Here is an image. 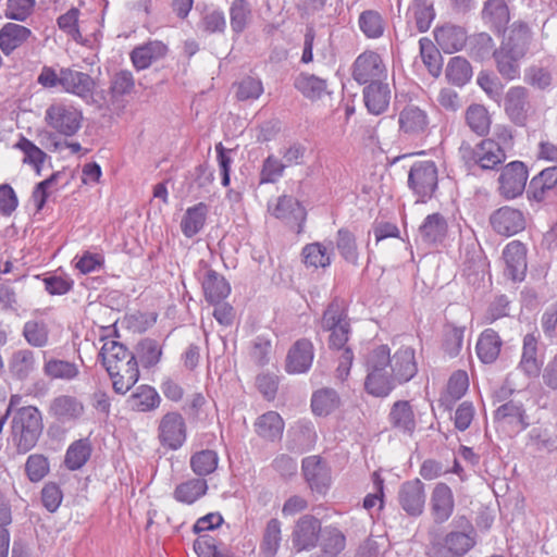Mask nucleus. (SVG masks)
Returning <instances> with one entry per match:
<instances>
[{
    "label": "nucleus",
    "instance_id": "obj_25",
    "mask_svg": "<svg viewBox=\"0 0 557 557\" xmlns=\"http://www.w3.org/2000/svg\"><path fill=\"white\" fill-rule=\"evenodd\" d=\"M434 37L437 46L445 53H454L460 51L467 42L468 35L463 27L445 24L434 29Z\"/></svg>",
    "mask_w": 557,
    "mask_h": 557
},
{
    "label": "nucleus",
    "instance_id": "obj_50",
    "mask_svg": "<svg viewBox=\"0 0 557 557\" xmlns=\"http://www.w3.org/2000/svg\"><path fill=\"white\" fill-rule=\"evenodd\" d=\"M22 335L26 343L34 348H44L49 344V327L45 321H26Z\"/></svg>",
    "mask_w": 557,
    "mask_h": 557
},
{
    "label": "nucleus",
    "instance_id": "obj_20",
    "mask_svg": "<svg viewBox=\"0 0 557 557\" xmlns=\"http://www.w3.org/2000/svg\"><path fill=\"white\" fill-rule=\"evenodd\" d=\"M61 87L69 94L89 100L94 95L95 82L87 73L63 67L61 69Z\"/></svg>",
    "mask_w": 557,
    "mask_h": 557
},
{
    "label": "nucleus",
    "instance_id": "obj_6",
    "mask_svg": "<svg viewBox=\"0 0 557 557\" xmlns=\"http://www.w3.org/2000/svg\"><path fill=\"white\" fill-rule=\"evenodd\" d=\"M408 187L418 202L431 200L438 188V169L433 160H420L412 163L408 173Z\"/></svg>",
    "mask_w": 557,
    "mask_h": 557
},
{
    "label": "nucleus",
    "instance_id": "obj_56",
    "mask_svg": "<svg viewBox=\"0 0 557 557\" xmlns=\"http://www.w3.org/2000/svg\"><path fill=\"white\" fill-rule=\"evenodd\" d=\"M282 541L281 522L276 518L268 521L263 539L261 543V550L265 557H274L277 553Z\"/></svg>",
    "mask_w": 557,
    "mask_h": 557
},
{
    "label": "nucleus",
    "instance_id": "obj_47",
    "mask_svg": "<svg viewBox=\"0 0 557 557\" xmlns=\"http://www.w3.org/2000/svg\"><path fill=\"white\" fill-rule=\"evenodd\" d=\"M419 48L420 57L429 73L433 77H438L443 69V58L438 48L428 37L420 38Z\"/></svg>",
    "mask_w": 557,
    "mask_h": 557
},
{
    "label": "nucleus",
    "instance_id": "obj_49",
    "mask_svg": "<svg viewBox=\"0 0 557 557\" xmlns=\"http://www.w3.org/2000/svg\"><path fill=\"white\" fill-rule=\"evenodd\" d=\"M349 324L345 301L339 298H334L323 312L321 319L322 330H332Z\"/></svg>",
    "mask_w": 557,
    "mask_h": 557
},
{
    "label": "nucleus",
    "instance_id": "obj_31",
    "mask_svg": "<svg viewBox=\"0 0 557 557\" xmlns=\"http://www.w3.org/2000/svg\"><path fill=\"white\" fill-rule=\"evenodd\" d=\"M49 412L58 421L65 423L77 420L84 412V405L74 396L60 395L51 401Z\"/></svg>",
    "mask_w": 557,
    "mask_h": 557
},
{
    "label": "nucleus",
    "instance_id": "obj_10",
    "mask_svg": "<svg viewBox=\"0 0 557 557\" xmlns=\"http://www.w3.org/2000/svg\"><path fill=\"white\" fill-rule=\"evenodd\" d=\"M351 75L358 84L366 85L385 79L387 70L381 55L375 51L368 50L356 58Z\"/></svg>",
    "mask_w": 557,
    "mask_h": 557
},
{
    "label": "nucleus",
    "instance_id": "obj_37",
    "mask_svg": "<svg viewBox=\"0 0 557 557\" xmlns=\"http://www.w3.org/2000/svg\"><path fill=\"white\" fill-rule=\"evenodd\" d=\"M502 346L503 341L498 333L493 329H486L480 334L476 342V355L483 363H493L498 358Z\"/></svg>",
    "mask_w": 557,
    "mask_h": 557
},
{
    "label": "nucleus",
    "instance_id": "obj_3",
    "mask_svg": "<svg viewBox=\"0 0 557 557\" xmlns=\"http://www.w3.org/2000/svg\"><path fill=\"white\" fill-rule=\"evenodd\" d=\"M531 42V32L525 24H513L498 49L493 51L496 69L507 81L520 77V61L525 57Z\"/></svg>",
    "mask_w": 557,
    "mask_h": 557
},
{
    "label": "nucleus",
    "instance_id": "obj_11",
    "mask_svg": "<svg viewBox=\"0 0 557 557\" xmlns=\"http://www.w3.org/2000/svg\"><path fill=\"white\" fill-rule=\"evenodd\" d=\"M488 223L497 235L510 237L525 228L527 220L520 209L503 206L491 213Z\"/></svg>",
    "mask_w": 557,
    "mask_h": 557
},
{
    "label": "nucleus",
    "instance_id": "obj_32",
    "mask_svg": "<svg viewBox=\"0 0 557 557\" xmlns=\"http://www.w3.org/2000/svg\"><path fill=\"white\" fill-rule=\"evenodd\" d=\"M44 355V366L42 372L44 375L50 380H61V381H73L76 380L79 375V367L75 362L47 357V351L42 352Z\"/></svg>",
    "mask_w": 557,
    "mask_h": 557
},
{
    "label": "nucleus",
    "instance_id": "obj_35",
    "mask_svg": "<svg viewBox=\"0 0 557 557\" xmlns=\"http://www.w3.org/2000/svg\"><path fill=\"white\" fill-rule=\"evenodd\" d=\"M166 46L161 41H149L143 46L136 47L131 52V60L134 67L138 71L148 69L154 61L164 57Z\"/></svg>",
    "mask_w": 557,
    "mask_h": 557
},
{
    "label": "nucleus",
    "instance_id": "obj_54",
    "mask_svg": "<svg viewBox=\"0 0 557 557\" xmlns=\"http://www.w3.org/2000/svg\"><path fill=\"white\" fill-rule=\"evenodd\" d=\"M336 248L342 258L354 265H358L359 251L355 235L347 228H341L336 234Z\"/></svg>",
    "mask_w": 557,
    "mask_h": 557
},
{
    "label": "nucleus",
    "instance_id": "obj_60",
    "mask_svg": "<svg viewBox=\"0 0 557 557\" xmlns=\"http://www.w3.org/2000/svg\"><path fill=\"white\" fill-rule=\"evenodd\" d=\"M286 164L274 154L268 156L263 162L259 174V184H274L283 177Z\"/></svg>",
    "mask_w": 557,
    "mask_h": 557
},
{
    "label": "nucleus",
    "instance_id": "obj_21",
    "mask_svg": "<svg viewBox=\"0 0 557 557\" xmlns=\"http://www.w3.org/2000/svg\"><path fill=\"white\" fill-rule=\"evenodd\" d=\"M317 432L311 422L298 421L287 432L286 448L295 454H304L313 448Z\"/></svg>",
    "mask_w": 557,
    "mask_h": 557
},
{
    "label": "nucleus",
    "instance_id": "obj_51",
    "mask_svg": "<svg viewBox=\"0 0 557 557\" xmlns=\"http://www.w3.org/2000/svg\"><path fill=\"white\" fill-rule=\"evenodd\" d=\"M91 455V446L88 440H78L73 442L65 454L64 465L69 470L81 469Z\"/></svg>",
    "mask_w": 557,
    "mask_h": 557
},
{
    "label": "nucleus",
    "instance_id": "obj_17",
    "mask_svg": "<svg viewBox=\"0 0 557 557\" xmlns=\"http://www.w3.org/2000/svg\"><path fill=\"white\" fill-rule=\"evenodd\" d=\"M301 470L305 480L313 492L323 494L330 486L331 474L326 463L319 456L302 459Z\"/></svg>",
    "mask_w": 557,
    "mask_h": 557
},
{
    "label": "nucleus",
    "instance_id": "obj_16",
    "mask_svg": "<svg viewBox=\"0 0 557 557\" xmlns=\"http://www.w3.org/2000/svg\"><path fill=\"white\" fill-rule=\"evenodd\" d=\"M398 504L409 516L418 517L425 505L424 484L419 479L404 482L398 491Z\"/></svg>",
    "mask_w": 557,
    "mask_h": 557
},
{
    "label": "nucleus",
    "instance_id": "obj_39",
    "mask_svg": "<svg viewBox=\"0 0 557 557\" xmlns=\"http://www.w3.org/2000/svg\"><path fill=\"white\" fill-rule=\"evenodd\" d=\"M208 482L202 478H191L186 480L173 491V498L185 505H193L208 492Z\"/></svg>",
    "mask_w": 557,
    "mask_h": 557
},
{
    "label": "nucleus",
    "instance_id": "obj_30",
    "mask_svg": "<svg viewBox=\"0 0 557 557\" xmlns=\"http://www.w3.org/2000/svg\"><path fill=\"white\" fill-rule=\"evenodd\" d=\"M448 232L446 219L438 212L425 216L419 227V237L424 244L437 245L445 240Z\"/></svg>",
    "mask_w": 557,
    "mask_h": 557
},
{
    "label": "nucleus",
    "instance_id": "obj_64",
    "mask_svg": "<svg viewBox=\"0 0 557 557\" xmlns=\"http://www.w3.org/2000/svg\"><path fill=\"white\" fill-rule=\"evenodd\" d=\"M49 470L50 468L47 457L41 454H33L28 456L25 463V471L29 481H41L49 473Z\"/></svg>",
    "mask_w": 557,
    "mask_h": 557
},
{
    "label": "nucleus",
    "instance_id": "obj_38",
    "mask_svg": "<svg viewBox=\"0 0 557 557\" xmlns=\"http://www.w3.org/2000/svg\"><path fill=\"white\" fill-rule=\"evenodd\" d=\"M209 213V206L205 202H198L187 208L182 221L181 231L187 238L196 236L205 226Z\"/></svg>",
    "mask_w": 557,
    "mask_h": 557
},
{
    "label": "nucleus",
    "instance_id": "obj_7",
    "mask_svg": "<svg viewBox=\"0 0 557 557\" xmlns=\"http://www.w3.org/2000/svg\"><path fill=\"white\" fill-rule=\"evenodd\" d=\"M45 122L59 135L72 137L82 127L83 113L71 104L52 103L45 112Z\"/></svg>",
    "mask_w": 557,
    "mask_h": 557
},
{
    "label": "nucleus",
    "instance_id": "obj_12",
    "mask_svg": "<svg viewBox=\"0 0 557 557\" xmlns=\"http://www.w3.org/2000/svg\"><path fill=\"white\" fill-rule=\"evenodd\" d=\"M322 529L321 521L313 515L301 516L292 532L294 547L298 552L313 549L320 541Z\"/></svg>",
    "mask_w": 557,
    "mask_h": 557
},
{
    "label": "nucleus",
    "instance_id": "obj_28",
    "mask_svg": "<svg viewBox=\"0 0 557 557\" xmlns=\"http://www.w3.org/2000/svg\"><path fill=\"white\" fill-rule=\"evenodd\" d=\"M363 100L368 111L380 115L386 111L391 101V89L387 83L372 82L363 89Z\"/></svg>",
    "mask_w": 557,
    "mask_h": 557
},
{
    "label": "nucleus",
    "instance_id": "obj_59",
    "mask_svg": "<svg viewBox=\"0 0 557 557\" xmlns=\"http://www.w3.org/2000/svg\"><path fill=\"white\" fill-rule=\"evenodd\" d=\"M443 543L459 557H465L475 546L476 535L450 531L444 536Z\"/></svg>",
    "mask_w": 557,
    "mask_h": 557
},
{
    "label": "nucleus",
    "instance_id": "obj_5",
    "mask_svg": "<svg viewBox=\"0 0 557 557\" xmlns=\"http://www.w3.org/2000/svg\"><path fill=\"white\" fill-rule=\"evenodd\" d=\"M459 153L468 169L478 166L483 171L498 170L507 158L505 149L493 138L482 139L473 147L462 143Z\"/></svg>",
    "mask_w": 557,
    "mask_h": 557
},
{
    "label": "nucleus",
    "instance_id": "obj_46",
    "mask_svg": "<svg viewBox=\"0 0 557 557\" xmlns=\"http://www.w3.org/2000/svg\"><path fill=\"white\" fill-rule=\"evenodd\" d=\"M228 12L232 32L236 35H240L251 22V4L248 0H233Z\"/></svg>",
    "mask_w": 557,
    "mask_h": 557
},
{
    "label": "nucleus",
    "instance_id": "obj_61",
    "mask_svg": "<svg viewBox=\"0 0 557 557\" xmlns=\"http://www.w3.org/2000/svg\"><path fill=\"white\" fill-rule=\"evenodd\" d=\"M135 88V79L131 71L121 70L110 81V95L112 99H120L129 95Z\"/></svg>",
    "mask_w": 557,
    "mask_h": 557
},
{
    "label": "nucleus",
    "instance_id": "obj_63",
    "mask_svg": "<svg viewBox=\"0 0 557 557\" xmlns=\"http://www.w3.org/2000/svg\"><path fill=\"white\" fill-rule=\"evenodd\" d=\"M137 356L145 368H151L160 361L162 349L156 339L144 338L137 345Z\"/></svg>",
    "mask_w": 557,
    "mask_h": 557
},
{
    "label": "nucleus",
    "instance_id": "obj_36",
    "mask_svg": "<svg viewBox=\"0 0 557 557\" xmlns=\"http://www.w3.org/2000/svg\"><path fill=\"white\" fill-rule=\"evenodd\" d=\"M253 425L256 433L261 438L275 442L281 440L285 423L276 411H268L258 417Z\"/></svg>",
    "mask_w": 557,
    "mask_h": 557
},
{
    "label": "nucleus",
    "instance_id": "obj_26",
    "mask_svg": "<svg viewBox=\"0 0 557 557\" xmlns=\"http://www.w3.org/2000/svg\"><path fill=\"white\" fill-rule=\"evenodd\" d=\"M206 300L211 305H219L231 293V285L223 275L212 269L205 271L201 280Z\"/></svg>",
    "mask_w": 557,
    "mask_h": 557
},
{
    "label": "nucleus",
    "instance_id": "obj_57",
    "mask_svg": "<svg viewBox=\"0 0 557 557\" xmlns=\"http://www.w3.org/2000/svg\"><path fill=\"white\" fill-rule=\"evenodd\" d=\"M198 27L201 32L212 34H224L226 29V18L221 9H206L199 21Z\"/></svg>",
    "mask_w": 557,
    "mask_h": 557
},
{
    "label": "nucleus",
    "instance_id": "obj_33",
    "mask_svg": "<svg viewBox=\"0 0 557 557\" xmlns=\"http://www.w3.org/2000/svg\"><path fill=\"white\" fill-rule=\"evenodd\" d=\"M126 403L133 411L151 412L159 408L161 397L154 387L141 384L129 395Z\"/></svg>",
    "mask_w": 557,
    "mask_h": 557
},
{
    "label": "nucleus",
    "instance_id": "obj_42",
    "mask_svg": "<svg viewBox=\"0 0 557 557\" xmlns=\"http://www.w3.org/2000/svg\"><path fill=\"white\" fill-rule=\"evenodd\" d=\"M294 87L310 100L321 99L327 94L326 79L308 73H300L294 81Z\"/></svg>",
    "mask_w": 557,
    "mask_h": 557
},
{
    "label": "nucleus",
    "instance_id": "obj_52",
    "mask_svg": "<svg viewBox=\"0 0 557 557\" xmlns=\"http://www.w3.org/2000/svg\"><path fill=\"white\" fill-rule=\"evenodd\" d=\"M445 76L453 85L463 86L472 77L471 64L462 57H453L446 66Z\"/></svg>",
    "mask_w": 557,
    "mask_h": 557
},
{
    "label": "nucleus",
    "instance_id": "obj_45",
    "mask_svg": "<svg viewBox=\"0 0 557 557\" xmlns=\"http://www.w3.org/2000/svg\"><path fill=\"white\" fill-rule=\"evenodd\" d=\"M320 546L323 553L330 556H337L346 547V536L338 527L325 525L320 536Z\"/></svg>",
    "mask_w": 557,
    "mask_h": 557
},
{
    "label": "nucleus",
    "instance_id": "obj_15",
    "mask_svg": "<svg viewBox=\"0 0 557 557\" xmlns=\"http://www.w3.org/2000/svg\"><path fill=\"white\" fill-rule=\"evenodd\" d=\"M557 193V166H548L533 176L527 189L530 201L544 202Z\"/></svg>",
    "mask_w": 557,
    "mask_h": 557
},
{
    "label": "nucleus",
    "instance_id": "obj_8",
    "mask_svg": "<svg viewBox=\"0 0 557 557\" xmlns=\"http://www.w3.org/2000/svg\"><path fill=\"white\" fill-rule=\"evenodd\" d=\"M186 438V422L178 411H170L161 417L158 424V440L161 446L177 450L185 444Z\"/></svg>",
    "mask_w": 557,
    "mask_h": 557
},
{
    "label": "nucleus",
    "instance_id": "obj_44",
    "mask_svg": "<svg viewBox=\"0 0 557 557\" xmlns=\"http://www.w3.org/2000/svg\"><path fill=\"white\" fill-rule=\"evenodd\" d=\"M302 261L307 268L325 269L332 263V249L321 243H310L301 250Z\"/></svg>",
    "mask_w": 557,
    "mask_h": 557
},
{
    "label": "nucleus",
    "instance_id": "obj_14",
    "mask_svg": "<svg viewBox=\"0 0 557 557\" xmlns=\"http://www.w3.org/2000/svg\"><path fill=\"white\" fill-rule=\"evenodd\" d=\"M529 90L523 86L510 87L504 98V110L509 120L517 126H524L528 122Z\"/></svg>",
    "mask_w": 557,
    "mask_h": 557
},
{
    "label": "nucleus",
    "instance_id": "obj_13",
    "mask_svg": "<svg viewBox=\"0 0 557 557\" xmlns=\"http://www.w3.org/2000/svg\"><path fill=\"white\" fill-rule=\"evenodd\" d=\"M271 214L285 222L290 227H296L297 233L302 231L307 212L304 206L293 196L283 195L274 205H269Z\"/></svg>",
    "mask_w": 557,
    "mask_h": 557
},
{
    "label": "nucleus",
    "instance_id": "obj_18",
    "mask_svg": "<svg viewBox=\"0 0 557 557\" xmlns=\"http://www.w3.org/2000/svg\"><path fill=\"white\" fill-rule=\"evenodd\" d=\"M455 509V497L451 488L444 482L436 483L430 498V510L433 521L442 524L451 517Z\"/></svg>",
    "mask_w": 557,
    "mask_h": 557
},
{
    "label": "nucleus",
    "instance_id": "obj_41",
    "mask_svg": "<svg viewBox=\"0 0 557 557\" xmlns=\"http://www.w3.org/2000/svg\"><path fill=\"white\" fill-rule=\"evenodd\" d=\"M519 369L529 377H536L541 373V363L537 360V338L533 334H527L523 337Z\"/></svg>",
    "mask_w": 557,
    "mask_h": 557
},
{
    "label": "nucleus",
    "instance_id": "obj_9",
    "mask_svg": "<svg viewBox=\"0 0 557 557\" xmlns=\"http://www.w3.org/2000/svg\"><path fill=\"white\" fill-rule=\"evenodd\" d=\"M529 172L522 161H512L502 168L498 176V193L507 199L512 200L521 196L525 189Z\"/></svg>",
    "mask_w": 557,
    "mask_h": 557
},
{
    "label": "nucleus",
    "instance_id": "obj_19",
    "mask_svg": "<svg viewBox=\"0 0 557 557\" xmlns=\"http://www.w3.org/2000/svg\"><path fill=\"white\" fill-rule=\"evenodd\" d=\"M314 357L313 344L307 338L296 341L286 356V371L292 374L306 373Z\"/></svg>",
    "mask_w": 557,
    "mask_h": 557
},
{
    "label": "nucleus",
    "instance_id": "obj_34",
    "mask_svg": "<svg viewBox=\"0 0 557 557\" xmlns=\"http://www.w3.org/2000/svg\"><path fill=\"white\" fill-rule=\"evenodd\" d=\"M481 18L497 32L504 29L510 21V12L506 0H486L483 3Z\"/></svg>",
    "mask_w": 557,
    "mask_h": 557
},
{
    "label": "nucleus",
    "instance_id": "obj_1",
    "mask_svg": "<svg viewBox=\"0 0 557 557\" xmlns=\"http://www.w3.org/2000/svg\"><path fill=\"white\" fill-rule=\"evenodd\" d=\"M364 389L372 396L386 397L397 384L409 382L418 371L414 349L399 348L393 357L387 345L371 349L366 357Z\"/></svg>",
    "mask_w": 557,
    "mask_h": 557
},
{
    "label": "nucleus",
    "instance_id": "obj_43",
    "mask_svg": "<svg viewBox=\"0 0 557 557\" xmlns=\"http://www.w3.org/2000/svg\"><path fill=\"white\" fill-rule=\"evenodd\" d=\"M341 406L338 393L330 387L315 391L311 397L312 412L320 417H325L335 411Z\"/></svg>",
    "mask_w": 557,
    "mask_h": 557
},
{
    "label": "nucleus",
    "instance_id": "obj_2",
    "mask_svg": "<svg viewBox=\"0 0 557 557\" xmlns=\"http://www.w3.org/2000/svg\"><path fill=\"white\" fill-rule=\"evenodd\" d=\"M98 358L108 372L113 391L125 395L139 380L136 356L122 343L106 339Z\"/></svg>",
    "mask_w": 557,
    "mask_h": 557
},
{
    "label": "nucleus",
    "instance_id": "obj_58",
    "mask_svg": "<svg viewBox=\"0 0 557 557\" xmlns=\"http://www.w3.org/2000/svg\"><path fill=\"white\" fill-rule=\"evenodd\" d=\"M413 21L420 33L430 29L435 18V10L432 0H413L412 3Z\"/></svg>",
    "mask_w": 557,
    "mask_h": 557
},
{
    "label": "nucleus",
    "instance_id": "obj_53",
    "mask_svg": "<svg viewBox=\"0 0 557 557\" xmlns=\"http://www.w3.org/2000/svg\"><path fill=\"white\" fill-rule=\"evenodd\" d=\"M189 463L195 474L206 476L216 470L219 456L214 450L203 449L191 455Z\"/></svg>",
    "mask_w": 557,
    "mask_h": 557
},
{
    "label": "nucleus",
    "instance_id": "obj_4",
    "mask_svg": "<svg viewBox=\"0 0 557 557\" xmlns=\"http://www.w3.org/2000/svg\"><path fill=\"white\" fill-rule=\"evenodd\" d=\"M44 429L42 416L35 406H22L12 416L11 433L16 449L20 454H26L33 449Z\"/></svg>",
    "mask_w": 557,
    "mask_h": 557
},
{
    "label": "nucleus",
    "instance_id": "obj_22",
    "mask_svg": "<svg viewBox=\"0 0 557 557\" xmlns=\"http://www.w3.org/2000/svg\"><path fill=\"white\" fill-rule=\"evenodd\" d=\"M506 274L513 281H522L527 272V247L519 240L508 243L503 250Z\"/></svg>",
    "mask_w": 557,
    "mask_h": 557
},
{
    "label": "nucleus",
    "instance_id": "obj_23",
    "mask_svg": "<svg viewBox=\"0 0 557 557\" xmlns=\"http://www.w3.org/2000/svg\"><path fill=\"white\" fill-rule=\"evenodd\" d=\"M399 131L408 136H420L429 126V116L416 104L405 106L398 114Z\"/></svg>",
    "mask_w": 557,
    "mask_h": 557
},
{
    "label": "nucleus",
    "instance_id": "obj_29",
    "mask_svg": "<svg viewBox=\"0 0 557 557\" xmlns=\"http://www.w3.org/2000/svg\"><path fill=\"white\" fill-rule=\"evenodd\" d=\"M33 33L26 26L5 23L0 29V49L4 55H10L14 50L22 47Z\"/></svg>",
    "mask_w": 557,
    "mask_h": 557
},
{
    "label": "nucleus",
    "instance_id": "obj_55",
    "mask_svg": "<svg viewBox=\"0 0 557 557\" xmlns=\"http://www.w3.org/2000/svg\"><path fill=\"white\" fill-rule=\"evenodd\" d=\"M466 122L472 132L479 136L488 133L491 119L487 110L482 104H471L466 111Z\"/></svg>",
    "mask_w": 557,
    "mask_h": 557
},
{
    "label": "nucleus",
    "instance_id": "obj_27",
    "mask_svg": "<svg viewBox=\"0 0 557 557\" xmlns=\"http://www.w3.org/2000/svg\"><path fill=\"white\" fill-rule=\"evenodd\" d=\"M8 366L13 379L26 381L37 371L36 355L29 348L17 349L11 355Z\"/></svg>",
    "mask_w": 557,
    "mask_h": 557
},
{
    "label": "nucleus",
    "instance_id": "obj_62",
    "mask_svg": "<svg viewBox=\"0 0 557 557\" xmlns=\"http://www.w3.org/2000/svg\"><path fill=\"white\" fill-rule=\"evenodd\" d=\"M14 147L24 153L23 162L33 165L39 174L40 168L47 159L46 152L24 136L20 138Z\"/></svg>",
    "mask_w": 557,
    "mask_h": 557
},
{
    "label": "nucleus",
    "instance_id": "obj_24",
    "mask_svg": "<svg viewBox=\"0 0 557 557\" xmlns=\"http://www.w3.org/2000/svg\"><path fill=\"white\" fill-rule=\"evenodd\" d=\"M391 428L398 433L411 436L417 428L413 408L408 400L395 401L387 416Z\"/></svg>",
    "mask_w": 557,
    "mask_h": 557
},
{
    "label": "nucleus",
    "instance_id": "obj_48",
    "mask_svg": "<svg viewBox=\"0 0 557 557\" xmlns=\"http://www.w3.org/2000/svg\"><path fill=\"white\" fill-rule=\"evenodd\" d=\"M358 25L362 34L369 39H377L384 35L386 23L380 12L366 10L360 13Z\"/></svg>",
    "mask_w": 557,
    "mask_h": 557
},
{
    "label": "nucleus",
    "instance_id": "obj_40",
    "mask_svg": "<svg viewBox=\"0 0 557 557\" xmlns=\"http://www.w3.org/2000/svg\"><path fill=\"white\" fill-rule=\"evenodd\" d=\"M494 419L512 425L517 431H523L529 426L523 405L515 400L499 406L494 412Z\"/></svg>",
    "mask_w": 557,
    "mask_h": 557
}]
</instances>
